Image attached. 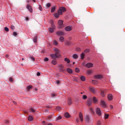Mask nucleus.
Segmentation results:
<instances>
[{
  "label": "nucleus",
  "instance_id": "f257e3e1",
  "mask_svg": "<svg viewBox=\"0 0 125 125\" xmlns=\"http://www.w3.org/2000/svg\"><path fill=\"white\" fill-rule=\"evenodd\" d=\"M66 11V9L64 7H61L59 8L57 10V12L59 15H62V12Z\"/></svg>",
  "mask_w": 125,
  "mask_h": 125
},
{
  "label": "nucleus",
  "instance_id": "f03ea898",
  "mask_svg": "<svg viewBox=\"0 0 125 125\" xmlns=\"http://www.w3.org/2000/svg\"><path fill=\"white\" fill-rule=\"evenodd\" d=\"M50 23H51L52 28H50L49 29V31L50 32L52 33L53 32L54 30L55 29V27L54 24L53 23V21L51 20Z\"/></svg>",
  "mask_w": 125,
  "mask_h": 125
},
{
  "label": "nucleus",
  "instance_id": "7ed1b4c3",
  "mask_svg": "<svg viewBox=\"0 0 125 125\" xmlns=\"http://www.w3.org/2000/svg\"><path fill=\"white\" fill-rule=\"evenodd\" d=\"M100 105L102 107L105 108L106 107V105L105 102L103 100H101L100 104Z\"/></svg>",
  "mask_w": 125,
  "mask_h": 125
},
{
  "label": "nucleus",
  "instance_id": "20e7f679",
  "mask_svg": "<svg viewBox=\"0 0 125 125\" xmlns=\"http://www.w3.org/2000/svg\"><path fill=\"white\" fill-rule=\"evenodd\" d=\"M63 21L62 20H60L58 21V29H60L61 28L63 27Z\"/></svg>",
  "mask_w": 125,
  "mask_h": 125
},
{
  "label": "nucleus",
  "instance_id": "39448f33",
  "mask_svg": "<svg viewBox=\"0 0 125 125\" xmlns=\"http://www.w3.org/2000/svg\"><path fill=\"white\" fill-rule=\"evenodd\" d=\"M57 53H55V54H52L50 55V56L51 58L52 59H54L56 57H61V55H60L59 54V56L57 55Z\"/></svg>",
  "mask_w": 125,
  "mask_h": 125
},
{
  "label": "nucleus",
  "instance_id": "423d86ee",
  "mask_svg": "<svg viewBox=\"0 0 125 125\" xmlns=\"http://www.w3.org/2000/svg\"><path fill=\"white\" fill-rule=\"evenodd\" d=\"M107 90L106 89H103L101 90L100 94L103 97H104L105 96V94L104 93L106 92Z\"/></svg>",
  "mask_w": 125,
  "mask_h": 125
},
{
  "label": "nucleus",
  "instance_id": "0eeeda50",
  "mask_svg": "<svg viewBox=\"0 0 125 125\" xmlns=\"http://www.w3.org/2000/svg\"><path fill=\"white\" fill-rule=\"evenodd\" d=\"M96 114L100 116L101 115V112L100 109L99 108H96Z\"/></svg>",
  "mask_w": 125,
  "mask_h": 125
},
{
  "label": "nucleus",
  "instance_id": "6e6552de",
  "mask_svg": "<svg viewBox=\"0 0 125 125\" xmlns=\"http://www.w3.org/2000/svg\"><path fill=\"white\" fill-rule=\"evenodd\" d=\"M79 117L81 122H82L83 120V114L81 112H80L79 113Z\"/></svg>",
  "mask_w": 125,
  "mask_h": 125
},
{
  "label": "nucleus",
  "instance_id": "1a4fd4ad",
  "mask_svg": "<svg viewBox=\"0 0 125 125\" xmlns=\"http://www.w3.org/2000/svg\"><path fill=\"white\" fill-rule=\"evenodd\" d=\"M26 8L30 12H32V10L31 7L28 4H27L26 6Z\"/></svg>",
  "mask_w": 125,
  "mask_h": 125
},
{
  "label": "nucleus",
  "instance_id": "9d476101",
  "mask_svg": "<svg viewBox=\"0 0 125 125\" xmlns=\"http://www.w3.org/2000/svg\"><path fill=\"white\" fill-rule=\"evenodd\" d=\"M98 99L95 97H93V101L94 104H96L97 103Z\"/></svg>",
  "mask_w": 125,
  "mask_h": 125
},
{
  "label": "nucleus",
  "instance_id": "9b49d317",
  "mask_svg": "<svg viewBox=\"0 0 125 125\" xmlns=\"http://www.w3.org/2000/svg\"><path fill=\"white\" fill-rule=\"evenodd\" d=\"M93 66V64L91 63H88L85 65L86 67L88 68L92 67Z\"/></svg>",
  "mask_w": 125,
  "mask_h": 125
},
{
  "label": "nucleus",
  "instance_id": "f8f14e48",
  "mask_svg": "<svg viewBox=\"0 0 125 125\" xmlns=\"http://www.w3.org/2000/svg\"><path fill=\"white\" fill-rule=\"evenodd\" d=\"M89 89L92 93H94L95 92V90L94 87H89Z\"/></svg>",
  "mask_w": 125,
  "mask_h": 125
},
{
  "label": "nucleus",
  "instance_id": "ddd939ff",
  "mask_svg": "<svg viewBox=\"0 0 125 125\" xmlns=\"http://www.w3.org/2000/svg\"><path fill=\"white\" fill-rule=\"evenodd\" d=\"M56 34L58 35H62L64 34L63 32L62 31H58L56 32Z\"/></svg>",
  "mask_w": 125,
  "mask_h": 125
},
{
  "label": "nucleus",
  "instance_id": "4468645a",
  "mask_svg": "<svg viewBox=\"0 0 125 125\" xmlns=\"http://www.w3.org/2000/svg\"><path fill=\"white\" fill-rule=\"evenodd\" d=\"M65 30L66 31H71L72 30V27H71L68 26L65 28Z\"/></svg>",
  "mask_w": 125,
  "mask_h": 125
},
{
  "label": "nucleus",
  "instance_id": "2eb2a0df",
  "mask_svg": "<svg viewBox=\"0 0 125 125\" xmlns=\"http://www.w3.org/2000/svg\"><path fill=\"white\" fill-rule=\"evenodd\" d=\"M102 77V76L101 75H98L94 76V78L96 79H100Z\"/></svg>",
  "mask_w": 125,
  "mask_h": 125
},
{
  "label": "nucleus",
  "instance_id": "dca6fc26",
  "mask_svg": "<svg viewBox=\"0 0 125 125\" xmlns=\"http://www.w3.org/2000/svg\"><path fill=\"white\" fill-rule=\"evenodd\" d=\"M79 78L81 80L83 81H84L85 80V77L83 76H80Z\"/></svg>",
  "mask_w": 125,
  "mask_h": 125
},
{
  "label": "nucleus",
  "instance_id": "f3484780",
  "mask_svg": "<svg viewBox=\"0 0 125 125\" xmlns=\"http://www.w3.org/2000/svg\"><path fill=\"white\" fill-rule=\"evenodd\" d=\"M108 98L109 100H111L113 98L112 95L111 94H108Z\"/></svg>",
  "mask_w": 125,
  "mask_h": 125
},
{
  "label": "nucleus",
  "instance_id": "a211bd4d",
  "mask_svg": "<svg viewBox=\"0 0 125 125\" xmlns=\"http://www.w3.org/2000/svg\"><path fill=\"white\" fill-rule=\"evenodd\" d=\"M64 115L65 117L66 118H69L70 117V115L68 113H64Z\"/></svg>",
  "mask_w": 125,
  "mask_h": 125
},
{
  "label": "nucleus",
  "instance_id": "6ab92c4d",
  "mask_svg": "<svg viewBox=\"0 0 125 125\" xmlns=\"http://www.w3.org/2000/svg\"><path fill=\"white\" fill-rule=\"evenodd\" d=\"M28 119L29 121H32L33 120V117L31 116L30 115L28 116Z\"/></svg>",
  "mask_w": 125,
  "mask_h": 125
},
{
  "label": "nucleus",
  "instance_id": "aec40b11",
  "mask_svg": "<svg viewBox=\"0 0 125 125\" xmlns=\"http://www.w3.org/2000/svg\"><path fill=\"white\" fill-rule=\"evenodd\" d=\"M56 6H53L51 8V12H54V11H55V9H56Z\"/></svg>",
  "mask_w": 125,
  "mask_h": 125
},
{
  "label": "nucleus",
  "instance_id": "412c9836",
  "mask_svg": "<svg viewBox=\"0 0 125 125\" xmlns=\"http://www.w3.org/2000/svg\"><path fill=\"white\" fill-rule=\"evenodd\" d=\"M53 51L56 52V53H60V51L58 49L55 48L53 49Z\"/></svg>",
  "mask_w": 125,
  "mask_h": 125
},
{
  "label": "nucleus",
  "instance_id": "4be33fe9",
  "mask_svg": "<svg viewBox=\"0 0 125 125\" xmlns=\"http://www.w3.org/2000/svg\"><path fill=\"white\" fill-rule=\"evenodd\" d=\"M67 72L69 73H71L72 72V70L70 68L67 69Z\"/></svg>",
  "mask_w": 125,
  "mask_h": 125
},
{
  "label": "nucleus",
  "instance_id": "5701e85b",
  "mask_svg": "<svg viewBox=\"0 0 125 125\" xmlns=\"http://www.w3.org/2000/svg\"><path fill=\"white\" fill-rule=\"evenodd\" d=\"M89 118L88 115H87L85 119V121L86 122H88L89 121Z\"/></svg>",
  "mask_w": 125,
  "mask_h": 125
},
{
  "label": "nucleus",
  "instance_id": "b1692460",
  "mask_svg": "<svg viewBox=\"0 0 125 125\" xmlns=\"http://www.w3.org/2000/svg\"><path fill=\"white\" fill-rule=\"evenodd\" d=\"M59 14L58 13H55L53 15L54 17L56 18H58L59 16Z\"/></svg>",
  "mask_w": 125,
  "mask_h": 125
},
{
  "label": "nucleus",
  "instance_id": "393cba45",
  "mask_svg": "<svg viewBox=\"0 0 125 125\" xmlns=\"http://www.w3.org/2000/svg\"><path fill=\"white\" fill-rule=\"evenodd\" d=\"M60 41L61 42H63L64 41V37H61L59 39Z\"/></svg>",
  "mask_w": 125,
  "mask_h": 125
},
{
  "label": "nucleus",
  "instance_id": "a878e982",
  "mask_svg": "<svg viewBox=\"0 0 125 125\" xmlns=\"http://www.w3.org/2000/svg\"><path fill=\"white\" fill-rule=\"evenodd\" d=\"M52 63L53 65H56L57 63V62L56 61L53 60H52Z\"/></svg>",
  "mask_w": 125,
  "mask_h": 125
},
{
  "label": "nucleus",
  "instance_id": "bb28decb",
  "mask_svg": "<svg viewBox=\"0 0 125 125\" xmlns=\"http://www.w3.org/2000/svg\"><path fill=\"white\" fill-rule=\"evenodd\" d=\"M92 82L94 84H97L98 83V81L97 80H92Z\"/></svg>",
  "mask_w": 125,
  "mask_h": 125
},
{
  "label": "nucleus",
  "instance_id": "cd10ccee",
  "mask_svg": "<svg viewBox=\"0 0 125 125\" xmlns=\"http://www.w3.org/2000/svg\"><path fill=\"white\" fill-rule=\"evenodd\" d=\"M86 73L88 74L89 75L91 73H92V71L91 70H88L87 71Z\"/></svg>",
  "mask_w": 125,
  "mask_h": 125
},
{
  "label": "nucleus",
  "instance_id": "c85d7f7f",
  "mask_svg": "<svg viewBox=\"0 0 125 125\" xmlns=\"http://www.w3.org/2000/svg\"><path fill=\"white\" fill-rule=\"evenodd\" d=\"M64 60L65 61L67 62L68 63H69L70 62L69 60L67 58H66L64 59Z\"/></svg>",
  "mask_w": 125,
  "mask_h": 125
},
{
  "label": "nucleus",
  "instance_id": "c756f323",
  "mask_svg": "<svg viewBox=\"0 0 125 125\" xmlns=\"http://www.w3.org/2000/svg\"><path fill=\"white\" fill-rule=\"evenodd\" d=\"M56 109L57 111H59L61 110V108L60 107L58 106L56 108Z\"/></svg>",
  "mask_w": 125,
  "mask_h": 125
},
{
  "label": "nucleus",
  "instance_id": "7c9ffc66",
  "mask_svg": "<svg viewBox=\"0 0 125 125\" xmlns=\"http://www.w3.org/2000/svg\"><path fill=\"white\" fill-rule=\"evenodd\" d=\"M109 115L108 114H105L104 116V118L105 119H106L108 118Z\"/></svg>",
  "mask_w": 125,
  "mask_h": 125
},
{
  "label": "nucleus",
  "instance_id": "2f4dec72",
  "mask_svg": "<svg viewBox=\"0 0 125 125\" xmlns=\"http://www.w3.org/2000/svg\"><path fill=\"white\" fill-rule=\"evenodd\" d=\"M73 57L74 59H76L78 57L77 55L76 54H74L73 55Z\"/></svg>",
  "mask_w": 125,
  "mask_h": 125
},
{
  "label": "nucleus",
  "instance_id": "473e14b6",
  "mask_svg": "<svg viewBox=\"0 0 125 125\" xmlns=\"http://www.w3.org/2000/svg\"><path fill=\"white\" fill-rule=\"evenodd\" d=\"M27 88L28 90L29 91L30 89H31L32 88V86L31 85H29L27 86Z\"/></svg>",
  "mask_w": 125,
  "mask_h": 125
},
{
  "label": "nucleus",
  "instance_id": "72a5a7b5",
  "mask_svg": "<svg viewBox=\"0 0 125 125\" xmlns=\"http://www.w3.org/2000/svg\"><path fill=\"white\" fill-rule=\"evenodd\" d=\"M81 58L82 59H83L84 57V54L83 53H82L81 54Z\"/></svg>",
  "mask_w": 125,
  "mask_h": 125
},
{
  "label": "nucleus",
  "instance_id": "f704fd0d",
  "mask_svg": "<svg viewBox=\"0 0 125 125\" xmlns=\"http://www.w3.org/2000/svg\"><path fill=\"white\" fill-rule=\"evenodd\" d=\"M37 37H35L33 39V41L35 42H37Z\"/></svg>",
  "mask_w": 125,
  "mask_h": 125
},
{
  "label": "nucleus",
  "instance_id": "c9c22d12",
  "mask_svg": "<svg viewBox=\"0 0 125 125\" xmlns=\"http://www.w3.org/2000/svg\"><path fill=\"white\" fill-rule=\"evenodd\" d=\"M51 6V4L50 3H47L46 5V7H50Z\"/></svg>",
  "mask_w": 125,
  "mask_h": 125
},
{
  "label": "nucleus",
  "instance_id": "e433bc0d",
  "mask_svg": "<svg viewBox=\"0 0 125 125\" xmlns=\"http://www.w3.org/2000/svg\"><path fill=\"white\" fill-rule=\"evenodd\" d=\"M89 52V49H86L84 51V52L85 53H87Z\"/></svg>",
  "mask_w": 125,
  "mask_h": 125
},
{
  "label": "nucleus",
  "instance_id": "4c0bfd02",
  "mask_svg": "<svg viewBox=\"0 0 125 125\" xmlns=\"http://www.w3.org/2000/svg\"><path fill=\"white\" fill-rule=\"evenodd\" d=\"M75 71L77 73H78L80 71V70L78 68H76L75 69Z\"/></svg>",
  "mask_w": 125,
  "mask_h": 125
},
{
  "label": "nucleus",
  "instance_id": "58836bf2",
  "mask_svg": "<svg viewBox=\"0 0 125 125\" xmlns=\"http://www.w3.org/2000/svg\"><path fill=\"white\" fill-rule=\"evenodd\" d=\"M53 44L55 45H57L58 44L57 42L55 40L53 41Z\"/></svg>",
  "mask_w": 125,
  "mask_h": 125
},
{
  "label": "nucleus",
  "instance_id": "ea45409f",
  "mask_svg": "<svg viewBox=\"0 0 125 125\" xmlns=\"http://www.w3.org/2000/svg\"><path fill=\"white\" fill-rule=\"evenodd\" d=\"M72 103V101L71 99L70 98H69L68 99V104H71Z\"/></svg>",
  "mask_w": 125,
  "mask_h": 125
},
{
  "label": "nucleus",
  "instance_id": "a19ab883",
  "mask_svg": "<svg viewBox=\"0 0 125 125\" xmlns=\"http://www.w3.org/2000/svg\"><path fill=\"white\" fill-rule=\"evenodd\" d=\"M97 125H101V122L100 121H97Z\"/></svg>",
  "mask_w": 125,
  "mask_h": 125
},
{
  "label": "nucleus",
  "instance_id": "79ce46f5",
  "mask_svg": "<svg viewBox=\"0 0 125 125\" xmlns=\"http://www.w3.org/2000/svg\"><path fill=\"white\" fill-rule=\"evenodd\" d=\"M61 116H58V117H57L56 118V120H60L61 119Z\"/></svg>",
  "mask_w": 125,
  "mask_h": 125
},
{
  "label": "nucleus",
  "instance_id": "37998d69",
  "mask_svg": "<svg viewBox=\"0 0 125 125\" xmlns=\"http://www.w3.org/2000/svg\"><path fill=\"white\" fill-rule=\"evenodd\" d=\"M84 99H85L87 98V96L85 95H83L82 97Z\"/></svg>",
  "mask_w": 125,
  "mask_h": 125
},
{
  "label": "nucleus",
  "instance_id": "c03bdc74",
  "mask_svg": "<svg viewBox=\"0 0 125 125\" xmlns=\"http://www.w3.org/2000/svg\"><path fill=\"white\" fill-rule=\"evenodd\" d=\"M39 10H41L42 11V8L41 6L40 5H39Z\"/></svg>",
  "mask_w": 125,
  "mask_h": 125
},
{
  "label": "nucleus",
  "instance_id": "a18cd8bd",
  "mask_svg": "<svg viewBox=\"0 0 125 125\" xmlns=\"http://www.w3.org/2000/svg\"><path fill=\"white\" fill-rule=\"evenodd\" d=\"M5 30L7 31H9L8 28L7 27H5L4 28Z\"/></svg>",
  "mask_w": 125,
  "mask_h": 125
},
{
  "label": "nucleus",
  "instance_id": "49530a36",
  "mask_svg": "<svg viewBox=\"0 0 125 125\" xmlns=\"http://www.w3.org/2000/svg\"><path fill=\"white\" fill-rule=\"evenodd\" d=\"M59 67H60L61 68V70L62 71H63V70L62 69V68H63V65H59Z\"/></svg>",
  "mask_w": 125,
  "mask_h": 125
},
{
  "label": "nucleus",
  "instance_id": "de8ad7c7",
  "mask_svg": "<svg viewBox=\"0 0 125 125\" xmlns=\"http://www.w3.org/2000/svg\"><path fill=\"white\" fill-rule=\"evenodd\" d=\"M65 44L67 45L69 44L70 43L69 42H65Z\"/></svg>",
  "mask_w": 125,
  "mask_h": 125
},
{
  "label": "nucleus",
  "instance_id": "09e8293b",
  "mask_svg": "<svg viewBox=\"0 0 125 125\" xmlns=\"http://www.w3.org/2000/svg\"><path fill=\"white\" fill-rule=\"evenodd\" d=\"M87 104L88 106H90L92 104L91 103H89V102H87Z\"/></svg>",
  "mask_w": 125,
  "mask_h": 125
},
{
  "label": "nucleus",
  "instance_id": "8fccbe9b",
  "mask_svg": "<svg viewBox=\"0 0 125 125\" xmlns=\"http://www.w3.org/2000/svg\"><path fill=\"white\" fill-rule=\"evenodd\" d=\"M30 110L31 112H35V110L32 108H31L30 109Z\"/></svg>",
  "mask_w": 125,
  "mask_h": 125
},
{
  "label": "nucleus",
  "instance_id": "3c124183",
  "mask_svg": "<svg viewBox=\"0 0 125 125\" xmlns=\"http://www.w3.org/2000/svg\"><path fill=\"white\" fill-rule=\"evenodd\" d=\"M31 2V1L30 0H27L26 1V3H30Z\"/></svg>",
  "mask_w": 125,
  "mask_h": 125
},
{
  "label": "nucleus",
  "instance_id": "603ef678",
  "mask_svg": "<svg viewBox=\"0 0 125 125\" xmlns=\"http://www.w3.org/2000/svg\"><path fill=\"white\" fill-rule=\"evenodd\" d=\"M56 94L54 93H52V97H53L56 96Z\"/></svg>",
  "mask_w": 125,
  "mask_h": 125
},
{
  "label": "nucleus",
  "instance_id": "864d4df0",
  "mask_svg": "<svg viewBox=\"0 0 125 125\" xmlns=\"http://www.w3.org/2000/svg\"><path fill=\"white\" fill-rule=\"evenodd\" d=\"M90 110L93 113V112H94L93 109L92 108H90Z\"/></svg>",
  "mask_w": 125,
  "mask_h": 125
},
{
  "label": "nucleus",
  "instance_id": "5fc2aeb1",
  "mask_svg": "<svg viewBox=\"0 0 125 125\" xmlns=\"http://www.w3.org/2000/svg\"><path fill=\"white\" fill-rule=\"evenodd\" d=\"M76 50L77 51H79L80 50V49L79 48H77L76 49Z\"/></svg>",
  "mask_w": 125,
  "mask_h": 125
},
{
  "label": "nucleus",
  "instance_id": "6e6d98bb",
  "mask_svg": "<svg viewBox=\"0 0 125 125\" xmlns=\"http://www.w3.org/2000/svg\"><path fill=\"white\" fill-rule=\"evenodd\" d=\"M44 60L45 61H47L48 60V59L47 58H45L44 59Z\"/></svg>",
  "mask_w": 125,
  "mask_h": 125
},
{
  "label": "nucleus",
  "instance_id": "4d7b16f0",
  "mask_svg": "<svg viewBox=\"0 0 125 125\" xmlns=\"http://www.w3.org/2000/svg\"><path fill=\"white\" fill-rule=\"evenodd\" d=\"M10 28L12 30H13L14 28V26L13 25H11L10 26Z\"/></svg>",
  "mask_w": 125,
  "mask_h": 125
},
{
  "label": "nucleus",
  "instance_id": "13d9d810",
  "mask_svg": "<svg viewBox=\"0 0 125 125\" xmlns=\"http://www.w3.org/2000/svg\"><path fill=\"white\" fill-rule=\"evenodd\" d=\"M13 35L15 36L16 35H17V33L16 32H13Z\"/></svg>",
  "mask_w": 125,
  "mask_h": 125
},
{
  "label": "nucleus",
  "instance_id": "bf43d9fd",
  "mask_svg": "<svg viewBox=\"0 0 125 125\" xmlns=\"http://www.w3.org/2000/svg\"><path fill=\"white\" fill-rule=\"evenodd\" d=\"M31 59L33 61H34L35 60V59L33 57H30Z\"/></svg>",
  "mask_w": 125,
  "mask_h": 125
},
{
  "label": "nucleus",
  "instance_id": "052dcab7",
  "mask_svg": "<svg viewBox=\"0 0 125 125\" xmlns=\"http://www.w3.org/2000/svg\"><path fill=\"white\" fill-rule=\"evenodd\" d=\"M9 80L11 82H12L13 81V80L12 78H9Z\"/></svg>",
  "mask_w": 125,
  "mask_h": 125
},
{
  "label": "nucleus",
  "instance_id": "680f3d73",
  "mask_svg": "<svg viewBox=\"0 0 125 125\" xmlns=\"http://www.w3.org/2000/svg\"><path fill=\"white\" fill-rule=\"evenodd\" d=\"M37 75L38 76H39L40 75V73L39 72H37Z\"/></svg>",
  "mask_w": 125,
  "mask_h": 125
},
{
  "label": "nucleus",
  "instance_id": "e2e57ef3",
  "mask_svg": "<svg viewBox=\"0 0 125 125\" xmlns=\"http://www.w3.org/2000/svg\"><path fill=\"white\" fill-rule=\"evenodd\" d=\"M60 81L58 80H57L56 81V83L57 84L59 83H60Z\"/></svg>",
  "mask_w": 125,
  "mask_h": 125
},
{
  "label": "nucleus",
  "instance_id": "0e129e2a",
  "mask_svg": "<svg viewBox=\"0 0 125 125\" xmlns=\"http://www.w3.org/2000/svg\"><path fill=\"white\" fill-rule=\"evenodd\" d=\"M44 125H52V124L51 123H49L48 124H45Z\"/></svg>",
  "mask_w": 125,
  "mask_h": 125
},
{
  "label": "nucleus",
  "instance_id": "69168bd1",
  "mask_svg": "<svg viewBox=\"0 0 125 125\" xmlns=\"http://www.w3.org/2000/svg\"><path fill=\"white\" fill-rule=\"evenodd\" d=\"M110 108L111 109H112L113 108V106L112 105H110Z\"/></svg>",
  "mask_w": 125,
  "mask_h": 125
},
{
  "label": "nucleus",
  "instance_id": "338daca9",
  "mask_svg": "<svg viewBox=\"0 0 125 125\" xmlns=\"http://www.w3.org/2000/svg\"><path fill=\"white\" fill-rule=\"evenodd\" d=\"M29 18L28 17H26V21H28V20H29Z\"/></svg>",
  "mask_w": 125,
  "mask_h": 125
},
{
  "label": "nucleus",
  "instance_id": "774afa93",
  "mask_svg": "<svg viewBox=\"0 0 125 125\" xmlns=\"http://www.w3.org/2000/svg\"><path fill=\"white\" fill-rule=\"evenodd\" d=\"M46 107L47 108H50L51 107L50 106H46Z\"/></svg>",
  "mask_w": 125,
  "mask_h": 125
}]
</instances>
